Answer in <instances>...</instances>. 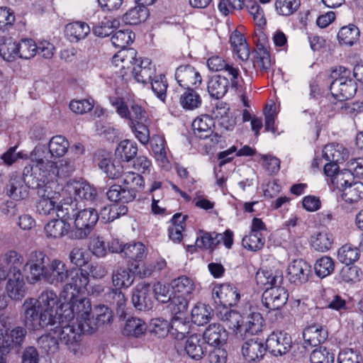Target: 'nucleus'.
<instances>
[{
  "mask_svg": "<svg viewBox=\"0 0 363 363\" xmlns=\"http://www.w3.org/2000/svg\"><path fill=\"white\" fill-rule=\"evenodd\" d=\"M24 270L30 284L43 281L55 286L64 283L61 298L73 297L84 289L89 283V274L82 268L69 269L61 259H50L45 252L33 250L28 254Z\"/></svg>",
  "mask_w": 363,
  "mask_h": 363,
  "instance_id": "f257e3e1",
  "label": "nucleus"
},
{
  "mask_svg": "<svg viewBox=\"0 0 363 363\" xmlns=\"http://www.w3.org/2000/svg\"><path fill=\"white\" fill-rule=\"evenodd\" d=\"M32 324L36 330L44 329L45 331L52 332L60 340L65 342L74 354L79 350L82 336L84 334H92L98 329L99 323L101 319H30Z\"/></svg>",
  "mask_w": 363,
  "mask_h": 363,
  "instance_id": "f03ea898",
  "label": "nucleus"
},
{
  "mask_svg": "<svg viewBox=\"0 0 363 363\" xmlns=\"http://www.w3.org/2000/svg\"><path fill=\"white\" fill-rule=\"evenodd\" d=\"M135 49L118 51L113 55L112 62L120 68V72L125 79L130 72L139 83L147 84L156 74V68L149 58L137 59Z\"/></svg>",
  "mask_w": 363,
  "mask_h": 363,
  "instance_id": "7ed1b4c3",
  "label": "nucleus"
},
{
  "mask_svg": "<svg viewBox=\"0 0 363 363\" xmlns=\"http://www.w3.org/2000/svg\"><path fill=\"white\" fill-rule=\"evenodd\" d=\"M257 279L264 285H269L262 294V304L267 313L275 311L274 316L278 315V311L286 304L289 294L287 290L281 286L283 277L279 272L274 274L269 272H257Z\"/></svg>",
  "mask_w": 363,
  "mask_h": 363,
  "instance_id": "20e7f679",
  "label": "nucleus"
},
{
  "mask_svg": "<svg viewBox=\"0 0 363 363\" xmlns=\"http://www.w3.org/2000/svg\"><path fill=\"white\" fill-rule=\"evenodd\" d=\"M59 298L53 290H45L38 299L27 298L23 304L24 318H58L61 304L58 306Z\"/></svg>",
  "mask_w": 363,
  "mask_h": 363,
  "instance_id": "39448f33",
  "label": "nucleus"
},
{
  "mask_svg": "<svg viewBox=\"0 0 363 363\" xmlns=\"http://www.w3.org/2000/svg\"><path fill=\"white\" fill-rule=\"evenodd\" d=\"M2 260L9 267V280L6 291L11 299L21 300L26 294V284L21 267L24 264L23 255L16 250H9L3 255Z\"/></svg>",
  "mask_w": 363,
  "mask_h": 363,
  "instance_id": "423d86ee",
  "label": "nucleus"
},
{
  "mask_svg": "<svg viewBox=\"0 0 363 363\" xmlns=\"http://www.w3.org/2000/svg\"><path fill=\"white\" fill-rule=\"evenodd\" d=\"M50 150L45 145H37L30 153V160L35 164L26 165L23 171L24 181L26 184H35L49 174L48 169L52 167Z\"/></svg>",
  "mask_w": 363,
  "mask_h": 363,
  "instance_id": "0eeeda50",
  "label": "nucleus"
},
{
  "mask_svg": "<svg viewBox=\"0 0 363 363\" xmlns=\"http://www.w3.org/2000/svg\"><path fill=\"white\" fill-rule=\"evenodd\" d=\"M330 90L333 96L340 101L348 100L352 98L356 94L357 86L356 82L351 79L350 69L339 66L333 69L330 74Z\"/></svg>",
  "mask_w": 363,
  "mask_h": 363,
  "instance_id": "6e6552de",
  "label": "nucleus"
},
{
  "mask_svg": "<svg viewBox=\"0 0 363 363\" xmlns=\"http://www.w3.org/2000/svg\"><path fill=\"white\" fill-rule=\"evenodd\" d=\"M111 105L121 118L126 121L128 125L139 121H147L150 118L145 106L141 104L132 101L127 104L123 99L113 97L110 99Z\"/></svg>",
  "mask_w": 363,
  "mask_h": 363,
  "instance_id": "1a4fd4ad",
  "label": "nucleus"
},
{
  "mask_svg": "<svg viewBox=\"0 0 363 363\" xmlns=\"http://www.w3.org/2000/svg\"><path fill=\"white\" fill-rule=\"evenodd\" d=\"M172 286L174 296L172 300V312L174 313L173 318H178L177 314H181L187 310L189 296L194 290L193 281L186 276H182L173 280Z\"/></svg>",
  "mask_w": 363,
  "mask_h": 363,
  "instance_id": "9d476101",
  "label": "nucleus"
},
{
  "mask_svg": "<svg viewBox=\"0 0 363 363\" xmlns=\"http://www.w3.org/2000/svg\"><path fill=\"white\" fill-rule=\"evenodd\" d=\"M207 66L212 72H223L230 77V88L238 93L243 91L244 79L240 69L225 61L218 55L212 56L207 60Z\"/></svg>",
  "mask_w": 363,
  "mask_h": 363,
  "instance_id": "9b49d317",
  "label": "nucleus"
},
{
  "mask_svg": "<svg viewBox=\"0 0 363 363\" xmlns=\"http://www.w3.org/2000/svg\"><path fill=\"white\" fill-rule=\"evenodd\" d=\"M213 296L218 299L220 303L226 309L224 318L230 317L233 315H238L233 310H228L237 304L240 298L238 289L233 284L224 283L219 286H215L213 290Z\"/></svg>",
  "mask_w": 363,
  "mask_h": 363,
  "instance_id": "f8f14e48",
  "label": "nucleus"
},
{
  "mask_svg": "<svg viewBox=\"0 0 363 363\" xmlns=\"http://www.w3.org/2000/svg\"><path fill=\"white\" fill-rule=\"evenodd\" d=\"M78 294L71 297L69 295L67 298L69 302L61 303V311L58 318H89L92 311L91 303L89 298L74 299Z\"/></svg>",
  "mask_w": 363,
  "mask_h": 363,
  "instance_id": "ddd939ff",
  "label": "nucleus"
},
{
  "mask_svg": "<svg viewBox=\"0 0 363 363\" xmlns=\"http://www.w3.org/2000/svg\"><path fill=\"white\" fill-rule=\"evenodd\" d=\"M76 230L74 237L77 239L86 238L92 230L99 220L97 211L89 208L78 211L74 218Z\"/></svg>",
  "mask_w": 363,
  "mask_h": 363,
  "instance_id": "4468645a",
  "label": "nucleus"
},
{
  "mask_svg": "<svg viewBox=\"0 0 363 363\" xmlns=\"http://www.w3.org/2000/svg\"><path fill=\"white\" fill-rule=\"evenodd\" d=\"M215 121L208 114L201 115L196 117L192 123L194 134L200 139L209 138L211 145H214L220 142L221 136L214 133Z\"/></svg>",
  "mask_w": 363,
  "mask_h": 363,
  "instance_id": "2eb2a0df",
  "label": "nucleus"
},
{
  "mask_svg": "<svg viewBox=\"0 0 363 363\" xmlns=\"http://www.w3.org/2000/svg\"><path fill=\"white\" fill-rule=\"evenodd\" d=\"M265 343L267 350L276 357L286 354L292 347L291 335L283 330L272 332Z\"/></svg>",
  "mask_w": 363,
  "mask_h": 363,
  "instance_id": "dca6fc26",
  "label": "nucleus"
},
{
  "mask_svg": "<svg viewBox=\"0 0 363 363\" xmlns=\"http://www.w3.org/2000/svg\"><path fill=\"white\" fill-rule=\"evenodd\" d=\"M175 79L182 88H197L202 82L199 72L191 65H181L175 71Z\"/></svg>",
  "mask_w": 363,
  "mask_h": 363,
  "instance_id": "f3484780",
  "label": "nucleus"
},
{
  "mask_svg": "<svg viewBox=\"0 0 363 363\" xmlns=\"http://www.w3.org/2000/svg\"><path fill=\"white\" fill-rule=\"evenodd\" d=\"M267 351L266 343L258 337L245 341L241 347L244 359L250 363L262 360Z\"/></svg>",
  "mask_w": 363,
  "mask_h": 363,
  "instance_id": "a211bd4d",
  "label": "nucleus"
},
{
  "mask_svg": "<svg viewBox=\"0 0 363 363\" xmlns=\"http://www.w3.org/2000/svg\"><path fill=\"white\" fill-rule=\"evenodd\" d=\"M62 192L89 201H93L97 196L96 188L83 180L69 181L62 189Z\"/></svg>",
  "mask_w": 363,
  "mask_h": 363,
  "instance_id": "6ab92c4d",
  "label": "nucleus"
},
{
  "mask_svg": "<svg viewBox=\"0 0 363 363\" xmlns=\"http://www.w3.org/2000/svg\"><path fill=\"white\" fill-rule=\"evenodd\" d=\"M132 302L139 311H147L152 307V289L149 284L140 283L133 291Z\"/></svg>",
  "mask_w": 363,
  "mask_h": 363,
  "instance_id": "aec40b11",
  "label": "nucleus"
},
{
  "mask_svg": "<svg viewBox=\"0 0 363 363\" xmlns=\"http://www.w3.org/2000/svg\"><path fill=\"white\" fill-rule=\"evenodd\" d=\"M311 273V266L303 259L294 260L287 269L289 280L295 284L306 282Z\"/></svg>",
  "mask_w": 363,
  "mask_h": 363,
  "instance_id": "412c9836",
  "label": "nucleus"
},
{
  "mask_svg": "<svg viewBox=\"0 0 363 363\" xmlns=\"http://www.w3.org/2000/svg\"><path fill=\"white\" fill-rule=\"evenodd\" d=\"M228 332L219 323L210 324L203 334V340L211 346L219 347L228 340Z\"/></svg>",
  "mask_w": 363,
  "mask_h": 363,
  "instance_id": "4be33fe9",
  "label": "nucleus"
},
{
  "mask_svg": "<svg viewBox=\"0 0 363 363\" xmlns=\"http://www.w3.org/2000/svg\"><path fill=\"white\" fill-rule=\"evenodd\" d=\"M230 87V77L227 75L216 74L209 78L207 83V91L213 99H222Z\"/></svg>",
  "mask_w": 363,
  "mask_h": 363,
  "instance_id": "5701e85b",
  "label": "nucleus"
},
{
  "mask_svg": "<svg viewBox=\"0 0 363 363\" xmlns=\"http://www.w3.org/2000/svg\"><path fill=\"white\" fill-rule=\"evenodd\" d=\"M62 199L56 206V215L65 222L74 218L77 213L76 199H73L72 195L66 196L67 194H63Z\"/></svg>",
  "mask_w": 363,
  "mask_h": 363,
  "instance_id": "b1692460",
  "label": "nucleus"
},
{
  "mask_svg": "<svg viewBox=\"0 0 363 363\" xmlns=\"http://www.w3.org/2000/svg\"><path fill=\"white\" fill-rule=\"evenodd\" d=\"M44 179L37 181L35 184H27L29 188L37 189L38 195L40 199L60 200L62 197V192L60 193L53 190L52 185L54 179L49 177V174H45Z\"/></svg>",
  "mask_w": 363,
  "mask_h": 363,
  "instance_id": "393cba45",
  "label": "nucleus"
},
{
  "mask_svg": "<svg viewBox=\"0 0 363 363\" xmlns=\"http://www.w3.org/2000/svg\"><path fill=\"white\" fill-rule=\"evenodd\" d=\"M348 155L347 149L339 143L326 145L323 150V157L326 161L342 163L348 157Z\"/></svg>",
  "mask_w": 363,
  "mask_h": 363,
  "instance_id": "a878e982",
  "label": "nucleus"
},
{
  "mask_svg": "<svg viewBox=\"0 0 363 363\" xmlns=\"http://www.w3.org/2000/svg\"><path fill=\"white\" fill-rule=\"evenodd\" d=\"M187 218V216L182 213H176L172 218V224L168 228V236L174 243H179L182 240V232L185 229Z\"/></svg>",
  "mask_w": 363,
  "mask_h": 363,
  "instance_id": "bb28decb",
  "label": "nucleus"
},
{
  "mask_svg": "<svg viewBox=\"0 0 363 363\" xmlns=\"http://www.w3.org/2000/svg\"><path fill=\"white\" fill-rule=\"evenodd\" d=\"M28 187L23 177V179L18 177H12L6 186V194L15 200L24 199L28 194Z\"/></svg>",
  "mask_w": 363,
  "mask_h": 363,
  "instance_id": "cd10ccee",
  "label": "nucleus"
},
{
  "mask_svg": "<svg viewBox=\"0 0 363 363\" xmlns=\"http://www.w3.org/2000/svg\"><path fill=\"white\" fill-rule=\"evenodd\" d=\"M265 319H252V320H248L244 323L243 319L238 320L236 325H234L235 328L233 331L240 335H255L264 330V327L266 326Z\"/></svg>",
  "mask_w": 363,
  "mask_h": 363,
  "instance_id": "c85d7f7f",
  "label": "nucleus"
},
{
  "mask_svg": "<svg viewBox=\"0 0 363 363\" xmlns=\"http://www.w3.org/2000/svg\"><path fill=\"white\" fill-rule=\"evenodd\" d=\"M328 333L322 325L313 324L306 327L303 331L305 342L310 345L316 346L323 342L327 337Z\"/></svg>",
  "mask_w": 363,
  "mask_h": 363,
  "instance_id": "c756f323",
  "label": "nucleus"
},
{
  "mask_svg": "<svg viewBox=\"0 0 363 363\" xmlns=\"http://www.w3.org/2000/svg\"><path fill=\"white\" fill-rule=\"evenodd\" d=\"M181 106L186 111H193L201 106L202 99L196 88H184L179 96Z\"/></svg>",
  "mask_w": 363,
  "mask_h": 363,
  "instance_id": "7c9ffc66",
  "label": "nucleus"
},
{
  "mask_svg": "<svg viewBox=\"0 0 363 363\" xmlns=\"http://www.w3.org/2000/svg\"><path fill=\"white\" fill-rule=\"evenodd\" d=\"M230 43L233 52L242 60H247L250 56V50L244 35L238 30L233 31L230 37Z\"/></svg>",
  "mask_w": 363,
  "mask_h": 363,
  "instance_id": "2f4dec72",
  "label": "nucleus"
},
{
  "mask_svg": "<svg viewBox=\"0 0 363 363\" xmlns=\"http://www.w3.org/2000/svg\"><path fill=\"white\" fill-rule=\"evenodd\" d=\"M204 344L196 335H192L186 339L184 350L191 359L199 360L206 352V347H203Z\"/></svg>",
  "mask_w": 363,
  "mask_h": 363,
  "instance_id": "473e14b6",
  "label": "nucleus"
},
{
  "mask_svg": "<svg viewBox=\"0 0 363 363\" xmlns=\"http://www.w3.org/2000/svg\"><path fill=\"white\" fill-rule=\"evenodd\" d=\"M334 238L331 233L324 230L315 233L311 237V244L314 250L319 252H327L331 249Z\"/></svg>",
  "mask_w": 363,
  "mask_h": 363,
  "instance_id": "72a5a7b5",
  "label": "nucleus"
},
{
  "mask_svg": "<svg viewBox=\"0 0 363 363\" xmlns=\"http://www.w3.org/2000/svg\"><path fill=\"white\" fill-rule=\"evenodd\" d=\"M52 167H49L48 172L49 177L52 179L57 178H66L69 177L74 171V164L67 160H61L57 162H52Z\"/></svg>",
  "mask_w": 363,
  "mask_h": 363,
  "instance_id": "f704fd0d",
  "label": "nucleus"
},
{
  "mask_svg": "<svg viewBox=\"0 0 363 363\" xmlns=\"http://www.w3.org/2000/svg\"><path fill=\"white\" fill-rule=\"evenodd\" d=\"M106 196L111 201L128 203L135 199L134 190H128L121 185H112L108 191Z\"/></svg>",
  "mask_w": 363,
  "mask_h": 363,
  "instance_id": "c9c22d12",
  "label": "nucleus"
},
{
  "mask_svg": "<svg viewBox=\"0 0 363 363\" xmlns=\"http://www.w3.org/2000/svg\"><path fill=\"white\" fill-rule=\"evenodd\" d=\"M70 225L67 222L59 218L48 222L45 226V233L49 238H60L67 234Z\"/></svg>",
  "mask_w": 363,
  "mask_h": 363,
  "instance_id": "e433bc0d",
  "label": "nucleus"
},
{
  "mask_svg": "<svg viewBox=\"0 0 363 363\" xmlns=\"http://www.w3.org/2000/svg\"><path fill=\"white\" fill-rule=\"evenodd\" d=\"M253 66L255 69L262 72H268L272 66L271 56L269 50L263 44H257L256 55L253 61Z\"/></svg>",
  "mask_w": 363,
  "mask_h": 363,
  "instance_id": "4c0bfd02",
  "label": "nucleus"
},
{
  "mask_svg": "<svg viewBox=\"0 0 363 363\" xmlns=\"http://www.w3.org/2000/svg\"><path fill=\"white\" fill-rule=\"evenodd\" d=\"M149 16V11L145 6L138 4L129 9L123 16L126 24L138 25L146 21Z\"/></svg>",
  "mask_w": 363,
  "mask_h": 363,
  "instance_id": "58836bf2",
  "label": "nucleus"
},
{
  "mask_svg": "<svg viewBox=\"0 0 363 363\" xmlns=\"http://www.w3.org/2000/svg\"><path fill=\"white\" fill-rule=\"evenodd\" d=\"M342 199L349 203H356L363 199V183L356 182L350 183L342 189Z\"/></svg>",
  "mask_w": 363,
  "mask_h": 363,
  "instance_id": "ea45409f",
  "label": "nucleus"
},
{
  "mask_svg": "<svg viewBox=\"0 0 363 363\" xmlns=\"http://www.w3.org/2000/svg\"><path fill=\"white\" fill-rule=\"evenodd\" d=\"M90 30L89 26L81 21L69 23L65 27V33L71 41H79L85 38Z\"/></svg>",
  "mask_w": 363,
  "mask_h": 363,
  "instance_id": "a19ab883",
  "label": "nucleus"
},
{
  "mask_svg": "<svg viewBox=\"0 0 363 363\" xmlns=\"http://www.w3.org/2000/svg\"><path fill=\"white\" fill-rule=\"evenodd\" d=\"M69 143L63 135L53 136L49 141L48 150L52 157H62L68 151Z\"/></svg>",
  "mask_w": 363,
  "mask_h": 363,
  "instance_id": "79ce46f5",
  "label": "nucleus"
},
{
  "mask_svg": "<svg viewBox=\"0 0 363 363\" xmlns=\"http://www.w3.org/2000/svg\"><path fill=\"white\" fill-rule=\"evenodd\" d=\"M123 255L130 260L140 262L146 257L147 249L140 242L128 243L123 245Z\"/></svg>",
  "mask_w": 363,
  "mask_h": 363,
  "instance_id": "37998d69",
  "label": "nucleus"
},
{
  "mask_svg": "<svg viewBox=\"0 0 363 363\" xmlns=\"http://www.w3.org/2000/svg\"><path fill=\"white\" fill-rule=\"evenodd\" d=\"M99 167L107 177L112 179L121 177L123 173V167L119 161L112 160L111 158L104 157L99 162Z\"/></svg>",
  "mask_w": 363,
  "mask_h": 363,
  "instance_id": "c03bdc74",
  "label": "nucleus"
},
{
  "mask_svg": "<svg viewBox=\"0 0 363 363\" xmlns=\"http://www.w3.org/2000/svg\"><path fill=\"white\" fill-rule=\"evenodd\" d=\"M138 153L137 144L130 140H122L117 146L116 155L123 161L129 162L133 160Z\"/></svg>",
  "mask_w": 363,
  "mask_h": 363,
  "instance_id": "a18cd8bd",
  "label": "nucleus"
},
{
  "mask_svg": "<svg viewBox=\"0 0 363 363\" xmlns=\"http://www.w3.org/2000/svg\"><path fill=\"white\" fill-rule=\"evenodd\" d=\"M134 281V274L129 269L119 267L112 274L113 284L119 289L129 287Z\"/></svg>",
  "mask_w": 363,
  "mask_h": 363,
  "instance_id": "49530a36",
  "label": "nucleus"
},
{
  "mask_svg": "<svg viewBox=\"0 0 363 363\" xmlns=\"http://www.w3.org/2000/svg\"><path fill=\"white\" fill-rule=\"evenodd\" d=\"M359 35V28L354 24H350L340 29L337 33V39L340 44L352 45L357 42Z\"/></svg>",
  "mask_w": 363,
  "mask_h": 363,
  "instance_id": "de8ad7c7",
  "label": "nucleus"
},
{
  "mask_svg": "<svg viewBox=\"0 0 363 363\" xmlns=\"http://www.w3.org/2000/svg\"><path fill=\"white\" fill-rule=\"evenodd\" d=\"M359 250L357 247L345 244L338 250L337 259L340 262L350 265L359 259Z\"/></svg>",
  "mask_w": 363,
  "mask_h": 363,
  "instance_id": "09e8293b",
  "label": "nucleus"
},
{
  "mask_svg": "<svg viewBox=\"0 0 363 363\" xmlns=\"http://www.w3.org/2000/svg\"><path fill=\"white\" fill-rule=\"evenodd\" d=\"M123 184L127 187L128 190H134L135 195L138 191L143 190L145 187V181L142 176L139 174L128 172L122 174Z\"/></svg>",
  "mask_w": 363,
  "mask_h": 363,
  "instance_id": "8fccbe9b",
  "label": "nucleus"
},
{
  "mask_svg": "<svg viewBox=\"0 0 363 363\" xmlns=\"http://www.w3.org/2000/svg\"><path fill=\"white\" fill-rule=\"evenodd\" d=\"M150 123V118H147V121L145 122L139 121L134 123V124L128 125L135 138L143 145L147 144L150 141L149 126Z\"/></svg>",
  "mask_w": 363,
  "mask_h": 363,
  "instance_id": "3c124183",
  "label": "nucleus"
},
{
  "mask_svg": "<svg viewBox=\"0 0 363 363\" xmlns=\"http://www.w3.org/2000/svg\"><path fill=\"white\" fill-rule=\"evenodd\" d=\"M315 274L323 279L331 274L335 269V262L328 256H323L314 264Z\"/></svg>",
  "mask_w": 363,
  "mask_h": 363,
  "instance_id": "603ef678",
  "label": "nucleus"
},
{
  "mask_svg": "<svg viewBox=\"0 0 363 363\" xmlns=\"http://www.w3.org/2000/svg\"><path fill=\"white\" fill-rule=\"evenodd\" d=\"M135 33L126 29L116 31L112 35L111 40L114 47L121 48V50H126L125 48L133 43Z\"/></svg>",
  "mask_w": 363,
  "mask_h": 363,
  "instance_id": "864d4df0",
  "label": "nucleus"
},
{
  "mask_svg": "<svg viewBox=\"0 0 363 363\" xmlns=\"http://www.w3.org/2000/svg\"><path fill=\"white\" fill-rule=\"evenodd\" d=\"M311 363H334L335 354L332 350L324 346H319L310 354Z\"/></svg>",
  "mask_w": 363,
  "mask_h": 363,
  "instance_id": "5fc2aeb1",
  "label": "nucleus"
},
{
  "mask_svg": "<svg viewBox=\"0 0 363 363\" xmlns=\"http://www.w3.org/2000/svg\"><path fill=\"white\" fill-rule=\"evenodd\" d=\"M146 330L143 319H127L123 330V335L127 337H138Z\"/></svg>",
  "mask_w": 363,
  "mask_h": 363,
  "instance_id": "6e6d98bb",
  "label": "nucleus"
},
{
  "mask_svg": "<svg viewBox=\"0 0 363 363\" xmlns=\"http://www.w3.org/2000/svg\"><path fill=\"white\" fill-rule=\"evenodd\" d=\"M18 43L11 38L6 39L0 45V55L4 60L11 62L18 57Z\"/></svg>",
  "mask_w": 363,
  "mask_h": 363,
  "instance_id": "4d7b16f0",
  "label": "nucleus"
},
{
  "mask_svg": "<svg viewBox=\"0 0 363 363\" xmlns=\"http://www.w3.org/2000/svg\"><path fill=\"white\" fill-rule=\"evenodd\" d=\"M152 91L161 101H164L167 96V89L168 86L166 77L164 74L156 75L150 81Z\"/></svg>",
  "mask_w": 363,
  "mask_h": 363,
  "instance_id": "13d9d810",
  "label": "nucleus"
},
{
  "mask_svg": "<svg viewBox=\"0 0 363 363\" xmlns=\"http://www.w3.org/2000/svg\"><path fill=\"white\" fill-rule=\"evenodd\" d=\"M265 243V238L264 235L255 234L251 232L243 237L242 240V245L244 248L250 251H258L261 250Z\"/></svg>",
  "mask_w": 363,
  "mask_h": 363,
  "instance_id": "bf43d9fd",
  "label": "nucleus"
},
{
  "mask_svg": "<svg viewBox=\"0 0 363 363\" xmlns=\"http://www.w3.org/2000/svg\"><path fill=\"white\" fill-rule=\"evenodd\" d=\"M18 57L22 59H30L33 57L38 51L37 44L30 38L22 39L18 43Z\"/></svg>",
  "mask_w": 363,
  "mask_h": 363,
  "instance_id": "052dcab7",
  "label": "nucleus"
},
{
  "mask_svg": "<svg viewBox=\"0 0 363 363\" xmlns=\"http://www.w3.org/2000/svg\"><path fill=\"white\" fill-rule=\"evenodd\" d=\"M128 213V207L125 205L113 204L108 207H104L101 211L102 218L108 222H112L125 216Z\"/></svg>",
  "mask_w": 363,
  "mask_h": 363,
  "instance_id": "680f3d73",
  "label": "nucleus"
},
{
  "mask_svg": "<svg viewBox=\"0 0 363 363\" xmlns=\"http://www.w3.org/2000/svg\"><path fill=\"white\" fill-rule=\"evenodd\" d=\"M216 233L201 232L196 239V247L201 249L213 250L218 245Z\"/></svg>",
  "mask_w": 363,
  "mask_h": 363,
  "instance_id": "e2e57ef3",
  "label": "nucleus"
},
{
  "mask_svg": "<svg viewBox=\"0 0 363 363\" xmlns=\"http://www.w3.org/2000/svg\"><path fill=\"white\" fill-rule=\"evenodd\" d=\"M40 348L47 354H54L59 350V342L57 337L49 334L41 335L38 340Z\"/></svg>",
  "mask_w": 363,
  "mask_h": 363,
  "instance_id": "0e129e2a",
  "label": "nucleus"
},
{
  "mask_svg": "<svg viewBox=\"0 0 363 363\" xmlns=\"http://www.w3.org/2000/svg\"><path fill=\"white\" fill-rule=\"evenodd\" d=\"M300 6V0H277L275 9L279 15L290 16Z\"/></svg>",
  "mask_w": 363,
  "mask_h": 363,
  "instance_id": "69168bd1",
  "label": "nucleus"
},
{
  "mask_svg": "<svg viewBox=\"0 0 363 363\" xmlns=\"http://www.w3.org/2000/svg\"><path fill=\"white\" fill-rule=\"evenodd\" d=\"M247 10L252 16L255 24L259 27H262L266 24V18L262 8L255 0L247 1L246 4Z\"/></svg>",
  "mask_w": 363,
  "mask_h": 363,
  "instance_id": "338daca9",
  "label": "nucleus"
},
{
  "mask_svg": "<svg viewBox=\"0 0 363 363\" xmlns=\"http://www.w3.org/2000/svg\"><path fill=\"white\" fill-rule=\"evenodd\" d=\"M362 360L361 352L351 348L340 350L337 356L338 363H362Z\"/></svg>",
  "mask_w": 363,
  "mask_h": 363,
  "instance_id": "774afa93",
  "label": "nucleus"
}]
</instances>
